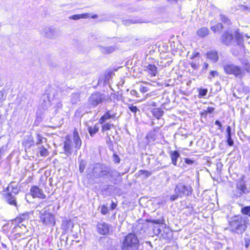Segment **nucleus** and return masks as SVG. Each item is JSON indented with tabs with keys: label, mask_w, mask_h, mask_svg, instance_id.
Wrapping results in <instances>:
<instances>
[{
	"label": "nucleus",
	"mask_w": 250,
	"mask_h": 250,
	"mask_svg": "<svg viewBox=\"0 0 250 250\" xmlns=\"http://www.w3.org/2000/svg\"><path fill=\"white\" fill-rule=\"evenodd\" d=\"M242 64L244 66V68H248L249 65H250V63L248 61H244Z\"/></svg>",
	"instance_id": "57"
},
{
	"label": "nucleus",
	"mask_w": 250,
	"mask_h": 250,
	"mask_svg": "<svg viewBox=\"0 0 250 250\" xmlns=\"http://www.w3.org/2000/svg\"><path fill=\"white\" fill-rule=\"evenodd\" d=\"M215 125H217L219 126L218 129L221 130H222V125L221 123L219 121H218V120L215 121Z\"/></svg>",
	"instance_id": "53"
},
{
	"label": "nucleus",
	"mask_w": 250,
	"mask_h": 250,
	"mask_svg": "<svg viewBox=\"0 0 250 250\" xmlns=\"http://www.w3.org/2000/svg\"><path fill=\"white\" fill-rule=\"evenodd\" d=\"M113 161L115 163H119L120 162V159L118 155L114 154L113 155Z\"/></svg>",
	"instance_id": "43"
},
{
	"label": "nucleus",
	"mask_w": 250,
	"mask_h": 250,
	"mask_svg": "<svg viewBox=\"0 0 250 250\" xmlns=\"http://www.w3.org/2000/svg\"><path fill=\"white\" fill-rule=\"evenodd\" d=\"M98 232L103 235H106L109 232V225L105 222L99 223L97 224Z\"/></svg>",
	"instance_id": "12"
},
{
	"label": "nucleus",
	"mask_w": 250,
	"mask_h": 250,
	"mask_svg": "<svg viewBox=\"0 0 250 250\" xmlns=\"http://www.w3.org/2000/svg\"><path fill=\"white\" fill-rule=\"evenodd\" d=\"M191 67L194 69V70H197L199 67V65L196 64L195 63L193 62H191L190 63Z\"/></svg>",
	"instance_id": "49"
},
{
	"label": "nucleus",
	"mask_w": 250,
	"mask_h": 250,
	"mask_svg": "<svg viewBox=\"0 0 250 250\" xmlns=\"http://www.w3.org/2000/svg\"><path fill=\"white\" fill-rule=\"evenodd\" d=\"M123 24L129 26L133 23H137L139 22V21L137 20H123L122 21Z\"/></svg>",
	"instance_id": "31"
},
{
	"label": "nucleus",
	"mask_w": 250,
	"mask_h": 250,
	"mask_svg": "<svg viewBox=\"0 0 250 250\" xmlns=\"http://www.w3.org/2000/svg\"><path fill=\"white\" fill-rule=\"evenodd\" d=\"M145 70L151 75V76L154 77L156 75L158 71L157 68L154 64H149L145 66Z\"/></svg>",
	"instance_id": "17"
},
{
	"label": "nucleus",
	"mask_w": 250,
	"mask_h": 250,
	"mask_svg": "<svg viewBox=\"0 0 250 250\" xmlns=\"http://www.w3.org/2000/svg\"><path fill=\"white\" fill-rule=\"evenodd\" d=\"M43 36L49 39H53L54 38V34L55 32H43Z\"/></svg>",
	"instance_id": "40"
},
{
	"label": "nucleus",
	"mask_w": 250,
	"mask_h": 250,
	"mask_svg": "<svg viewBox=\"0 0 250 250\" xmlns=\"http://www.w3.org/2000/svg\"><path fill=\"white\" fill-rule=\"evenodd\" d=\"M200 114L202 116H204L205 117H206L208 114V113L205 110L201 112Z\"/></svg>",
	"instance_id": "61"
},
{
	"label": "nucleus",
	"mask_w": 250,
	"mask_h": 250,
	"mask_svg": "<svg viewBox=\"0 0 250 250\" xmlns=\"http://www.w3.org/2000/svg\"><path fill=\"white\" fill-rule=\"evenodd\" d=\"M249 192V190L247 188L245 182L241 179L237 182L236 188L233 190V196L236 198L241 197Z\"/></svg>",
	"instance_id": "8"
},
{
	"label": "nucleus",
	"mask_w": 250,
	"mask_h": 250,
	"mask_svg": "<svg viewBox=\"0 0 250 250\" xmlns=\"http://www.w3.org/2000/svg\"><path fill=\"white\" fill-rule=\"evenodd\" d=\"M185 162L186 164L189 166H192L194 163V161L189 159V158H185L184 159Z\"/></svg>",
	"instance_id": "42"
},
{
	"label": "nucleus",
	"mask_w": 250,
	"mask_h": 250,
	"mask_svg": "<svg viewBox=\"0 0 250 250\" xmlns=\"http://www.w3.org/2000/svg\"><path fill=\"white\" fill-rule=\"evenodd\" d=\"M40 153L42 156H46L48 155L47 150L42 146L40 151Z\"/></svg>",
	"instance_id": "41"
},
{
	"label": "nucleus",
	"mask_w": 250,
	"mask_h": 250,
	"mask_svg": "<svg viewBox=\"0 0 250 250\" xmlns=\"http://www.w3.org/2000/svg\"><path fill=\"white\" fill-rule=\"evenodd\" d=\"M153 231L155 234L158 235L161 233V229L159 227H156L154 229Z\"/></svg>",
	"instance_id": "50"
},
{
	"label": "nucleus",
	"mask_w": 250,
	"mask_h": 250,
	"mask_svg": "<svg viewBox=\"0 0 250 250\" xmlns=\"http://www.w3.org/2000/svg\"><path fill=\"white\" fill-rule=\"evenodd\" d=\"M139 89H140V91L141 92L143 93H146V92L149 91V88H148V87L144 86H143V85H141L140 86Z\"/></svg>",
	"instance_id": "45"
},
{
	"label": "nucleus",
	"mask_w": 250,
	"mask_h": 250,
	"mask_svg": "<svg viewBox=\"0 0 250 250\" xmlns=\"http://www.w3.org/2000/svg\"><path fill=\"white\" fill-rule=\"evenodd\" d=\"M47 203V202L46 201H42L39 204L37 207H39V208L43 207L44 206H46Z\"/></svg>",
	"instance_id": "55"
},
{
	"label": "nucleus",
	"mask_w": 250,
	"mask_h": 250,
	"mask_svg": "<svg viewBox=\"0 0 250 250\" xmlns=\"http://www.w3.org/2000/svg\"><path fill=\"white\" fill-rule=\"evenodd\" d=\"M116 113L113 110H107L99 120L100 124H103L108 120L114 119L116 118Z\"/></svg>",
	"instance_id": "11"
},
{
	"label": "nucleus",
	"mask_w": 250,
	"mask_h": 250,
	"mask_svg": "<svg viewBox=\"0 0 250 250\" xmlns=\"http://www.w3.org/2000/svg\"><path fill=\"white\" fill-rule=\"evenodd\" d=\"M197 34L201 37H204L208 35V32H197Z\"/></svg>",
	"instance_id": "56"
},
{
	"label": "nucleus",
	"mask_w": 250,
	"mask_h": 250,
	"mask_svg": "<svg viewBox=\"0 0 250 250\" xmlns=\"http://www.w3.org/2000/svg\"><path fill=\"white\" fill-rule=\"evenodd\" d=\"M5 199L7 202L11 205H17V203L16 201V199L15 196L13 195L12 193L9 192H7V193L5 195Z\"/></svg>",
	"instance_id": "21"
},
{
	"label": "nucleus",
	"mask_w": 250,
	"mask_h": 250,
	"mask_svg": "<svg viewBox=\"0 0 250 250\" xmlns=\"http://www.w3.org/2000/svg\"><path fill=\"white\" fill-rule=\"evenodd\" d=\"M127 106L128 108V109L133 113H134V116H136V114L137 112H140V110L138 108V107L136 106H134L132 104H127Z\"/></svg>",
	"instance_id": "29"
},
{
	"label": "nucleus",
	"mask_w": 250,
	"mask_h": 250,
	"mask_svg": "<svg viewBox=\"0 0 250 250\" xmlns=\"http://www.w3.org/2000/svg\"><path fill=\"white\" fill-rule=\"evenodd\" d=\"M107 250H116L114 247H110Z\"/></svg>",
	"instance_id": "63"
},
{
	"label": "nucleus",
	"mask_w": 250,
	"mask_h": 250,
	"mask_svg": "<svg viewBox=\"0 0 250 250\" xmlns=\"http://www.w3.org/2000/svg\"><path fill=\"white\" fill-rule=\"evenodd\" d=\"M7 148V144L0 146V160L1 159V156L6 151Z\"/></svg>",
	"instance_id": "38"
},
{
	"label": "nucleus",
	"mask_w": 250,
	"mask_h": 250,
	"mask_svg": "<svg viewBox=\"0 0 250 250\" xmlns=\"http://www.w3.org/2000/svg\"><path fill=\"white\" fill-rule=\"evenodd\" d=\"M87 176L94 183H99L100 179H105L120 176V173L115 169L104 164L97 163L88 168Z\"/></svg>",
	"instance_id": "1"
},
{
	"label": "nucleus",
	"mask_w": 250,
	"mask_h": 250,
	"mask_svg": "<svg viewBox=\"0 0 250 250\" xmlns=\"http://www.w3.org/2000/svg\"><path fill=\"white\" fill-rule=\"evenodd\" d=\"M99 126L97 124H96L93 127L88 126L87 130L91 137H93L97 132H98Z\"/></svg>",
	"instance_id": "26"
},
{
	"label": "nucleus",
	"mask_w": 250,
	"mask_h": 250,
	"mask_svg": "<svg viewBox=\"0 0 250 250\" xmlns=\"http://www.w3.org/2000/svg\"><path fill=\"white\" fill-rule=\"evenodd\" d=\"M113 126L114 125L110 123H106L105 124H103L102 126V130L103 132H104L107 130H110L111 127Z\"/></svg>",
	"instance_id": "32"
},
{
	"label": "nucleus",
	"mask_w": 250,
	"mask_h": 250,
	"mask_svg": "<svg viewBox=\"0 0 250 250\" xmlns=\"http://www.w3.org/2000/svg\"><path fill=\"white\" fill-rule=\"evenodd\" d=\"M243 35L240 32H224L221 38L222 43L226 45H229L236 43H241Z\"/></svg>",
	"instance_id": "6"
},
{
	"label": "nucleus",
	"mask_w": 250,
	"mask_h": 250,
	"mask_svg": "<svg viewBox=\"0 0 250 250\" xmlns=\"http://www.w3.org/2000/svg\"><path fill=\"white\" fill-rule=\"evenodd\" d=\"M249 219L242 215L231 217L229 221V229L231 232L242 234L248 227Z\"/></svg>",
	"instance_id": "2"
},
{
	"label": "nucleus",
	"mask_w": 250,
	"mask_h": 250,
	"mask_svg": "<svg viewBox=\"0 0 250 250\" xmlns=\"http://www.w3.org/2000/svg\"><path fill=\"white\" fill-rule=\"evenodd\" d=\"M220 19L222 22H223L225 24L227 25H229L230 24V20L223 14H220Z\"/></svg>",
	"instance_id": "34"
},
{
	"label": "nucleus",
	"mask_w": 250,
	"mask_h": 250,
	"mask_svg": "<svg viewBox=\"0 0 250 250\" xmlns=\"http://www.w3.org/2000/svg\"><path fill=\"white\" fill-rule=\"evenodd\" d=\"M63 148H64L65 153L67 156H68L71 154V153H72L71 148H71V142L70 140H67V141L64 142Z\"/></svg>",
	"instance_id": "22"
},
{
	"label": "nucleus",
	"mask_w": 250,
	"mask_h": 250,
	"mask_svg": "<svg viewBox=\"0 0 250 250\" xmlns=\"http://www.w3.org/2000/svg\"><path fill=\"white\" fill-rule=\"evenodd\" d=\"M100 51L104 54H107L114 52L116 50V47L115 45L110 46H100Z\"/></svg>",
	"instance_id": "16"
},
{
	"label": "nucleus",
	"mask_w": 250,
	"mask_h": 250,
	"mask_svg": "<svg viewBox=\"0 0 250 250\" xmlns=\"http://www.w3.org/2000/svg\"><path fill=\"white\" fill-rule=\"evenodd\" d=\"M165 220L163 219H154L152 218L147 219L146 222L151 223L154 224H163L164 223Z\"/></svg>",
	"instance_id": "30"
},
{
	"label": "nucleus",
	"mask_w": 250,
	"mask_h": 250,
	"mask_svg": "<svg viewBox=\"0 0 250 250\" xmlns=\"http://www.w3.org/2000/svg\"><path fill=\"white\" fill-rule=\"evenodd\" d=\"M86 164V163L85 161H84L83 160H81L80 162L79 171L81 173H83V172L84 171Z\"/></svg>",
	"instance_id": "35"
},
{
	"label": "nucleus",
	"mask_w": 250,
	"mask_h": 250,
	"mask_svg": "<svg viewBox=\"0 0 250 250\" xmlns=\"http://www.w3.org/2000/svg\"><path fill=\"white\" fill-rule=\"evenodd\" d=\"M2 248H4V249H6L7 248V246L5 244L2 243Z\"/></svg>",
	"instance_id": "64"
},
{
	"label": "nucleus",
	"mask_w": 250,
	"mask_h": 250,
	"mask_svg": "<svg viewBox=\"0 0 250 250\" xmlns=\"http://www.w3.org/2000/svg\"><path fill=\"white\" fill-rule=\"evenodd\" d=\"M145 105L148 106V107H150V106H156V103L155 102H154L153 101H149L145 104Z\"/></svg>",
	"instance_id": "46"
},
{
	"label": "nucleus",
	"mask_w": 250,
	"mask_h": 250,
	"mask_svg": "<svg viewBox=\"0 0 250 250\" xmlns=\"http://www.w3.org/2000/svg\"><path fill=\"white\" fill-rule=\"evenodd\" d=\"M139 243L137 236L134 233H130L125 237L122 248L124 250H138Z\"/></svg>",
	"instance_id": "5"
},
{
	"label": "nucleus",
	"mask_w": 250,
	"mask_h": 250,
	"mask_svg": "<svg viewBox=\"0 0 250 250\" xmlns=\"http://www.w3.org/2000/svg\"><path fill=\"white\" fill-rule=\"evenodd\" d=\"M208 66H209L207 62H205L203 64V67L202 69V71L203 72L206 71L208 69Z\"/></svg>",
	"instance_id": "52"
},
{
	"label": "nucleus",
	"mask_w": 250,
	"mask_h": 250,
	"mask_svg": "<svg viewBox=\"0 0 250 250\" xmlns=\"http://www.w3.org/2000/svg\"><path fill=\"white\" fill-rule=\"evenodd\" d=\"M105 100V96L100 92H95L88 98V104L90 107L95 108Z\"/></svg>",
	"instance_id": "7"
},
{
	"label": "nucleus",
	"mask_w": 250,
	"mask_h": 250,
	"mask_svg": "<svg viewBox=\"0 0 250 250\" xmlns=\"http://www.w3.org/2000/svg\"><path fill=\"white\" fill-rule=\"evenodd\" d=\"M225 72L228 75H232L239 79H242L245 75L244 70L238 65L232 63L227 62L223 65Z\"/></svg>",
	"instance_id": "4"
},
{
	"label": "nucleus",
	"mask_w": 250,
	"mask_h": 250,
	"mask_svg": "<svg viewBox=\"0 0 250 250\" xmlns=\"http://www.w3.org/2000/svg\"><path fill=\"white\" fill-rule=\"evenodd\" d=\"M8 192H11L12 194L14 193L15 195L17 194L18 190L17 188H14L12 186H9L7 188Z\"/></svg>",
	"instance_id": "37"
},
{
	"label": "nucleus",
	"mask_w": 250,
	"mask_h": 250,
	"mask_svg": "<svg viewBox=\"0 0 250 250\" xmlns=\"http://www.w3.org/2000/svg\"><path fill=\"white\" fill-rule=\"evenodd\" d=\"M159 129V127H157L154 128L153 131H150L146 136L147 139L154 140L156 139V133L158 132Z\"/></svg>",
	"instance_id": "25"
},
{
	"label": "nucleus",
	"mask_w": 250,
	"mask_h": 250,
	"mask_svg": "<svg viewBox=\"0 0 250 250\" xmlns=\"http://www.w3.org/2000/svg\"><path fill=\"white\" fill-rule=\"evenodd\" d=\"M89 17V14L87 13H83L81 14H77L71 16L69 19L73 20H77L80 19H87Z\"/></svg>",
	"instance_id": "27"
},
{
	"label": "nucleus",
	"mask_w": 250,
	"mask_h": 250,
	"mask_svg": "<svg viewBox=\"0 0 250 250\" xmlns=\"http://www.w3.org/2000/svg\"><path fill=\"white\" fill-rule=\"evenodd\" d=\"M215 110V108L214 107H208L207 109V110H205V111L208 113V114H212Z\"/></svg>",
	"instance_id": "47"
},
{
	"label": "nucleus",
	"mask_w": 250,
	"mask_h": 250,
	"mask_svg": "<svg viewBox=\"0 0 250 250\" xmlns=\"http://www.w3.org/2000/svg\"><path fill=\"white\" fill-rule=\"evenodd\" d=\"M210 28L213 31H220L223 29V25L222 23H219L215 26H211Z\"/></svg>",
	"instance_id": "33"
},
{
	"label": "nucleus",
	"mask_w": 250,
	"mask_h": 250,
	"mask_svg": "<svg viewBox=\"0 0 250 250\" xmlns=\"http://www.w3.org/2000/svg\"><path fill=\"white\" fill-rule=\"evenodd\" d=\"M169 154L172 164L177 166V159L180 157L179 152L177 150L170 151Z\"/></svg>",
	"instance_id": "19"
},
{
	"label": "nucleus",
	"mask_w": 250,
	"mask_h": 250,
	"mask_svg": "<svg viewBox=\"0 0 250 250\" xmlns=\"http://www.w3.org/2000/svg\"><path fill=\"white\" fill-rule=\"evenodd\" d=\"M80 100V93L79 92L74 93L71 94V102L72 104H77Z\"/></svg>",
	"instance_id": "24"
},
{
	"label": "nucleus",
	"mask_w": 250,
	"mask_h": 250,
	"mask_svg": "<svg viewBox=\"0 0 250 250\" xmlns=\"http://www.w3.org/2000/svg\"><path fill=\"white\" fill-rule=\"evenodd\" d=\"M140 172H141V174H144L145 175V176L146 177H148L149 176H150L151 174V173L150 172H149L148 171H146V170H140Z\"/></svg>",
	"instance_id": "48"
},
{
	"label": "nucleus",
	"mask_w": 250,
	"mask_h": 250,
	"mask_svg": "<svg viewBox=\"0 0 250 250\" xmlns=\"http://www.w3.org/2000/svg\"><path fill=\"white\" fill-rule=\"evenodd\" d=\"M43 108L46 109L50 105V101L48 94H43L40 100Z\"/></svg>",
	"instance_id": "13"
},
{
	"label": "nucleus",
	"mask_w": 250,
	"mask_h": 250,
	"mask_svg": "<svg viewBox=\"0 0 250 250\" xmlns=\"http://www.w3.org/2000/svg\"><path fill=\"white\" fill-rule=\"evenodd\" d=\"M218 73L216 71L212 70L210 72V74L208 76L209 79H212V78L214 77L215 75H218Z\"/></svg>",
	"instance_id": "44"
},
{
	"label": "nucleus",
	"mask_w": 250,
	"mask_h": 250,
	"mask_svg": "<svg viewBox=\"0 0 250 250\" xmlns=\"http://www.w3.org/2000/svg\"><path fill=\"white\" fill-rule=\"evenodd\" d=\"M152 115L157 119H160L164 114L163 110L159 108H154L152 110Z\"/></svg>",
	"instance_id": "23"
},
{
	"label": "nucleus",
	"mask_w": 250,
	"mask_h": 250,
	"mask_svg": "<svg viewBox=\"0 0 250 250\" xmlns=\"http://www.w3.org/2000/svg\"><path fill=\"white\" fill-rule=\"evenodd\" d=\"M199 55V53L198 52L193 53L191 58L193 59V58L197 57Z\"/></svg>",
	"instance_id": "60"
},
{
	"label": "nucleus",
	"mask_w": 250,
	"mask_h": 250,
	"mask_svg": "<svg viewBox=\"0 0 250 250\" xmlns=\"http://www.w3.org/2000/svg\"><path fill=\"white\" fill-rule=\"evenodd\" d=\"M207 57L213 62H216L219 59L218 53L216 51L212 50L209 51L207 54Z\"/></svg>",
	"instance_id": "18"
},
{
	"label": "nucleus",
	"mask_w": 250,
	"mask_h": 250,
	"mask_svg": "<svg viewBox=\"0 0 250 250\" xmlns=\"http://www.w3.org/2000/svg\"><path fill=\"white\" fill-rule=\"evenodd\" d=\"M117 207V204L115 203L113 201H112V203L110 206L111 210L114 209Z\"/></svg>",
	"instance_id": "58"
},
{
	"label": "nucleus",
	"mask_w": 250,
	"mask_h": 250,
	"mask_svg": "<svg viewBox=\"0 0 250 250\" xmlns=\"http://www.w3.org/2000/svg\"><path fill=\"white\" fill-rule=\"evenodd\" d=\"M37 144H40L42 143V136L40 134H38L37 135Z\"/></svg>",
	"instance_id": "54"
},
{
	"label": "nucleus",
	"mask_w": 250,
	"mask_h": 250,
	"mask_svg": "<svg viewBox=\"0 0 250 250\" xmlns=\"http://www.w3.org/2000/svg\"><path fill=\"white\" fill-rule=\"evenodd\" d=\"M40 219L44 225L49 227L55 226V217L53 214L48 212L46 210H44L42 213L40 212Z\"/></svg>",
	"instance_id": "9"
},
{
	"label": "nucleus",
	"mask_w": 250,
	"mask_h": 250,
	"mask_svg": "<svg viewBox=\"0 0 250 250\" xmlns=\"http://www.w3.org/2000/svg\"><path fill=\"white\" fill-rule=\"evenodd\" d=\"M172 62V61H167L165 64V67H167V66H169Z\"/></svg>",
	"instance_id": "62"
},
{
	"label": "nucleus",
	"mask_w": 250,
	"mask_h": 250,
	"mask_svg": "<svg viewBox=\"0 0 250 250\" xmlns=\"http://www.w3.org/2000/svg\"><path fill=\"white\" fill-rule=\"evenodd\" d=\"M30 213L29 212H25L20 215L19 216L16 218L14 220V222L16 224L18 225L25 221H27L29 218Z\"/></svg>",
	"instance_id": "14"
},
{
	"label": "nucleus",
	"mask_w": 250,
	"mask_h": 250,
	"mask_svg": "<svg viewBox=\"0 0 250 250\" xmlns=\"http://www.w3.org/2000/svg\"><path fill=\"white\" fill-rule=\"evenodd\" d=\"M30 192L33 198H39L42 199L46 198V195L43 193V190L37 186L32 187L30 188Z\"/></svg>",
	"instance_id": "10"
},
{
	"label": "nucleus",
	"mask_w": 250,
	"mask_h": 250,
	"mask_svg": "<svg viewBox=\"0 0 250 250\" xmlns=\"http://www.w3.org/2000/svg\"><path fill=\"white\" fill-rule=\"evenodd\" d=\"M241 213L242 214L247 216L248 218L250 217V206L243 207L241 209Z\"/></svg>",
	"instance_id": "28"
},
{
	"label": "nucleus",
	"mask_w": 250,
	"mask_h": 250,
	"mask_svg": "<svg viewBox=\"0 0 250 250\" xmlns=\"http://www.w3.org/2000/svg\"><path fill=\"white\" fill-rule=\"evenodd\" d=\"M192 191L193 189L189 185L182 182L179 183L176 185L174 188L175 194L170 196V200L174 201L178 198L188 196L191 195Z\"/></svg>",
	"instance_id": "3"
},
{
	"label": "nucleus",
	"mask_w": 250,
	"mask_h": 250,
	"mask_svg": "<svg viewBox=\"0 0 250 250\" xmlns=\"http://www.w3.org/2000/svg\"><path fill=\"white\" fill-rule=\"evenodd\" d=\"M101 212L104 215L107 214L108 212V209L107 207L105 205H103L101 207Z\"/></svg>",
	"instance_id": "39"
},
{
	"label": "nucleus",
	"mask_w": 250,
	"mask_h": 250,
	"mask_svg": "<svg viewBox=\"0 0 250 250\" xmlns=\"http://www.w3.org/2000/svg\"><path fill=\"white\" fill-rule=\"evenodd\" d=\"M226 142L229 146H232L234 145V141L231 138V129L230 126H228L226 129Z\"/></svg>",
	"instance_id": "15"
},
{
	"label": "nucleus",
	"mask_w": 250,
	"mask_h": 250,
	"mask_svg": "<svg viewBox=\"0 0 250 250\" xmlns=\"http://www.w3.org/2000/svg\"><path fill=\"white\" fill-rule=\"evenodd\" d=\"M130 94L132 96H135L136 97H140L139 93L135 90H131L130 92Z\"/></svg>",
	"instance_id": "51"
},
{
	"label": "nucleus",
	"mask_w": 250,
	"mask_h": 250,
	"mask_svg": "<svg viewBox=\"0 0 250 250\" xmlns=\"http://www.w3.org/2000/svg\"><path fill=\"white\" fill-rule=\"evenodd\" d=\"M250 240H245V247L248 248L249 246H250Z\"/></svg>",
	"instance_id": "59"
},
{
	"label": "nucleus",
	"mask_w": 250,
	"mask_h": 250,
	"mask_svg": "<svg viewBox=\"0 0 250 250\" xmlns=\"http://www.w3.org/2000/svg\"><path fill=\"white\" fill-rule=\"evenodd\" d=\"M208 92V89L206 88H201L199 91V97H203L205 96Z\"/></svg>",
	"instance_id": "36"
},
{
	"label": "nucleus",
	"mask_w": 250,
	"mask_h": 250,
	"mask_svg": "<svg viewBox=\"0 0 250 250\" xmlns=\"http://www.w3.org/2000/svg\"><path fill=\"white\" fill-rule=\"evenodd\" d=\"M73 140L76 148H80L82 145V141L79 137L78 132L75 130L73 133Z\"/></svg>",
	"instance_id": "20"
}]
</instances>
